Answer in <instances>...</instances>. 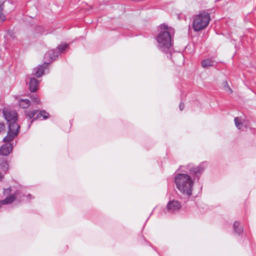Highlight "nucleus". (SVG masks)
I'll return each instance as SVG.
<instances>
[{
    "instance_id": "412c9836",
    "label": "nucleus",
    "mask_w": 256,
    "mask_h": 256,
    "mask_svg": "<svg viewBox=\"0 0 256 256\" xmlns=\"http://www.w3.org/2000/svg\"><path fill=\"white\" fill-rule=\"evenodd\" d=\"M40 114H42L44 120L47 119L50 116L49 114L44 110H40Z\"/></svg>"
},
{
    "instance_id": "9d476101",
    "label": "nucleus",
    "mask_w": 256,
    "mask_h": 256,
    "mask_svg": "<svg viewBox=\"0 0 256 256\" xmlns=\"http://www.w3.org/2000/svg\"><path fill=\"white\" fill-rule=\"evenodd\" d=\"M29 89L31 92H35L38 88V81L34 78H30Z\"/></svg>"
},
{
    "instance_id": "b1692460",
    "label": "nucleus",
    "mask_w": 256,
    "mask_h": 256,
    "mask_svg": "<svg viewBox=\"0 0 256 256\" xmlns=\"http://www.w3.org/2000/svg\"><path fill=\"white\" fill-rule=\"evenodd\" d=\"M42 118V114H40V111L36 114V116L35 118H34V120H38Z\"/></svg>"
},
{
    "instance_id": "dca6fc26",
    "label": "nucleus",
    "mask_w": 256,
    "mask_h": 256,
    "mask_svg": "<svg viewBox=\"0 0 256 256\" xmlns=\"http://www.w3.org/2000/svg\"><path fill=\"white\" fill-rule=\"evenodd\" d=\"M0 168L2 171L6 172L9 168L8 162L6 160H2L0 163Z\"/></svg>"
},
{
    "instance_id": "4468645a",
    "label": "nucleus",
    "mask_w": 256,
    "mask_h": 256,
    "mask_svg": "<svg viewBox=\"0 0 256 256\" xmlns=\"http://www.w3.org/2000/svg\"><path fill=\"white\" fill-rule=\"evenodd\" d=\"M30 101L28 99H20L19 100V106L22 108H26L30 105Z\"/></svg>"
},
{
    "instance_id": "a211bd4d",
    "label": "nucleus",
    "mask_w": 256,
    "mask_h": 256,
    "mask_svg": "<svg viewBox=\"0 0 256 256\" xmlns=\"http://www.w3.org/2000/svg\"><path fill=\"white\" fill-rule=\"evenodd\" d=\"M58 53H62L65 50H66L68 48V44H61L58 46Z\"/></svg>"
},
{
    "instance_id": "7ed1b4c3",
    "label": "nucleus",
    "mask_w": 256,
    "mask_h": 256,
    "mask_svg": "<svg viewBox=\"0 0 256 256\" xmlns=\"http://www.w3.org/2000/svg\"><path fill=\"white\" fill-rule=\"evenodd\" d=\"M4 118L8 124V130L4 142H11L18 134L20 126L16 123L18 114L14 111L8 108H4L2 110Z\"/></svg>"
},
{
    "instance_id": "6e6552de",
    "label": "nucleus",
    "mask_w": 256,
    "mask_h": 256,
    "mask_svg": "<svg viewBox=\"0 0 256 256\" xmlns=\"http://www.w3.org/2000/svg\"><path fill=\"white\" fill-rule=\"evenodd\" d=\"M6 143L0 148V154L6 156L12 152L13 146L9 143L10 142H5Z\"/></svg>"
},
{
    "instance_id": "39448f33",
    "label": "nucleus",
    "mask_w": 256,
    "mask_h": 256,
    "mask_svg": "<svg viewBox=\"0 0 256 256\" xmlns=\"http://www.w3.org/2000/svg\"><path fill=\"white\" fill-rule=\"evenodd\" d=\"M206 163L205 162H202L198 166H194L192 164H189L186 166V168L187 171H185L182 169L181 170L184 172H189L192 175V178L194 181L195 180H199L201 174L206 168Z\"/></svg>"
},
{
    "instance_id": "2eb2a0df",
    "label": "nucleus",
    "mask_w": 256,
    "mask_h": 256,
    "mask_svg": "<svg viewBox=\"0 0 256 256\" xmlns=\"http://www.w3.org/2000/svg\"><path fill=\"white\" fill-rule=\"evenodd\" d=\"M234 232L238 234H240L243 231V228L240 226L238 222H235L233 224Z\"/></svg>"
},
{
    "instance_id": "ddd939ff",
    "label": "nucleus",
    "mask_w": 256,
    "mask_h": 256,
    "mask_svg": "<svg viewBox=\"0 0 256 256\" xmlns=\"http://www.w3.org/2000/svg\"><path fill=\"white\" fill-rule=\"evenodd\" d=\"M16 194H10L7 196L5 199L1 200L0 202H2V204H8L12 203L16 200Z\"/></svg>"
},
{
    "instance_id": "bb28decb",
    "label": "nucleus",
    "mask_w": 256,
    "mask_h": 256,
    "mask_svg": "<svg viewBox=\"0 0 256 256\" xmlns=\"http://www.w3.org/2000/svg\"><path fill=\"white\" fill-rule=\"evenodd\" d=\"M28 197H30V196H31V195H30V194H28Z\"/></svg>"
},
{
    "instance_id": "f8f14e48",
    "label": "nucleus",
    "mask_w": 256,
    "mask_h": 256,
    "mask_svg": "<svg viewBox=\"0 0 256 256\" xmlns=\"http://www.w3.org/2000/svg\"><path fill=\"white\" fill-rule=\"evenodd\" d=\"M58 53L57 50H52L48 51L44 56L46 58H49L51 62L54 60L58 56Z\"/></svg>"
},
{
    "instance_id": "1a4fd4ad",
    "label": "nucleus",
    "mask_w": 256,
    "mask_h": 256,
    "mask_svg": "<svg viewBox=\"0 0 256 256\" xmlns=\"http://www.w3.org/2000/svg\"><path fill=\"white\" fill-rule=\"evenodd\" d=\"M49 63L44 62L43 64L38 66L37 68L34 69V75L37 78L41 77L44 74V70L47 68Z\"/></svg>"
},
{
    "instance_id": "20e7f679",
    "label": "nucleus",
    "mask_w": 256,
    "mask_h": 256,
    "mask_svg": "<svg viewBox=\"0 0 256 256\" xmlns=\"http://www.w3.org/2000/svg\"><path fill=\"white\" fill-rule=\"evenodd\" d=\"M210 20L209 13L202 12L194 18L192 28L195 32H199L204 29L208 24Z\"/></svg>"
},
{
    "instance_id": "cd10ccee",
    "label": "nucleus",
    "mask_w": 256,
    "mask_h": 256,
    "mask_svg": "<svg viewBox=\"0 0 256 256\" xmlns=\"http://www.w3.org/2000/svg\"><path fill=\"white\" fill-rule=\"evenodd\" d=\"M184 168V166H182L180 168Z\"/></svg>"
},
{
    "instance_id": "4be33fe9",
    "label": "nucleus",
    "mask_w": 256,
    "mask_h": 256,
    "mask_svg": "<svg viewBox=\"0 0 256 256\" xmlns=\"http://www.w3.org/2000/svg\"><path fill=\"white\" fill-rule=\"evenodd\" d=\"M30 98L32 102L36 103V104H40V100L38 99V96L35 95L33 94L31 96Z\"/></svg>"
},
{
    "instance_id": "5701e85b",
    "label": "nucleus",
    "mask_w": 256,
    "mask_h": 256,
    "mask_svg": "<svg viewBox=\"0 0 256 256\" xmlns=\"http://www.w3.org/2000/svg\"><path fill=\"white\" fill-rule=\"evenodd\" d=\"M5 129V126L4 123L0 122V132L4 131Z\"/></svg>"
},
{
    "instance_id": "aec40b11",
    "label": "nucleus",
    "mask_w": 256,
    "mask_h": 256,
    "mask_svg": "<svg viewBox=\"0 0 256 256\" xmlns=\"http://www.w3.org/2000/svg\"><path fill=\"white\" fill-rule=\"evenodd\" d=\"M224 88V89L226 91L228 92L231 94L232 92V90L231 88L228 86V82H224L222 84Z\"/></svg>"
},
{
    "instance_id": "f257e3e1",
    "label": "nucleus",
    "mask_w": 256,
    "mask_h": 256,
    "mask_svg": "<svg viewBox=\"0 0 256 256\" xmlns=\"http://www.w3.org/2000/svg\"><path fill=\"white\" fill-rule=\"evenodd\" d=\"M172 30L165 24H162L160 26V31L156 37L158 48L166 54L170 53L171 58L174 62H176L173 58H178L183 60L184 56L180 52H174L172 54V36L170 32Z\"/></svg>"
},
{
    "instance_id": "393cba45",
    "label": "nucleus",
    "mask_w": 256,
    "mask_h": 256,
    "mask_svg": "<svg viewBox=\"0 0 256 256\" xmlns=\"http://www.w3.org/2000/svg\"><path fill=\"white\" fill-rule=\"evenodd\" d=\"M11 190L10 188H8L6 189H4V194H8L10 192Z\"/></svg>"
},
{
    "instance_id": "423d86ee",
    "label": "nucleus",
    "mask_w": 256,
    "mask_h": 256,
    "mask_svg": "<svg viewBox=\"0 0 256 256\" xmlns=\"http://www.w3.org/2000/svg\"><path fill=\"white\" fill-rule=\"evenodd\" d=\"M234 122L238 130L246 131L248 127V121L243 116H237L234 118Z\"/></svg>"
},
{
    "instance_id": "0eeeda50",
    "label": "nucleus",
    "mask_w": 256,
    "mask_h": 256,
    "mask_svg": "<svg viewBox=\"0 0 256 256\" xmlns=\"http://www.w3.org/2000/svg\"><path fill=\"white\" fill-rule=\"evenodd\" d=\"M181 208V203L178 200H170L166 206L167 212L170 213L178 212Z\"/></svg>"
},
{
    "instance_id": "9b49d317",
    "label": "nucleus",
    "mask_w": 256,
    "mask_h": 256,
    "mask_svg": "<svg viewBox=\"0 0 256 256\" xmlns=\"http://www.w3.org/2000/svg\"><path fill=\"white\" fill-rule=\"evenodd\" d=\"M202 66L204 68H208L210 66H214L216 64V62L212 58H206L201 62Z\"/></svg>"
},
{
    "instance_id": "a878e982",
    "label": "nucleus",
    "mask_w": 256,
    "mask_h": 256,
    "mask_svg": "<svg viewBox=\"0 0 256 256\" xmlns=\"http://www.w3.org/2000/svg\"><path fill=\"white\" fill-rule=\"evenodd\" d=\"M184 104L183 102H180L179 105V108L180 110H182L184 108Z\"/></svg>"
},
{
    "instance_id": "f03ea898",
    "label": "nucleus",
    "mask_w": 256,
    "mask_h": 256,
    "mask_svg": "<svg viewBox=\"0 0 256 256\" xmlns=\"http://www.w3.org/2000/svg\"><path fill=\"white\" fill-rule=\"evenodd\" d=\"M174 182L182 198L187 200L192 195L193 190L194 180L192 177L187 174H177L175 175Z\"/></svg>"
},
{
    "instance_id": "f3484780",
    "label": "nucleus",
    "mask_w": 256,
    "mask_h": 256,
    "mask_svg": "<svg viewBox=\"0 0 256 256\" xmlns=\"http://www.w3.org/2000/svg\"><path fill=\"white\" fill-rule=\"evenodd\" d=\"M38 112L37 110H34L32 111H29L26 112V116L27 118H28L29 119L31 120L32 119V120L31 121L30 124L32 123V122L34 120V118L36 117V114Z\"/></svg>"
},
{
    "instance_id": "6ab92c4d",
    "label": "nucleus",
    "mask_w": 256,
    "mask_h": 256,
    "mask_svg": "<svg viewBox=\"0 0 256 256\" xmlns=\"http://www.w3.org/2000/svg\"><path fill=\"white\" fill-rule=\"evenodd\" d=\"M4 8V2L0 4V22H4L6 20V16L3 14L2 10Z\"/></svg>"
}]
</instances>
